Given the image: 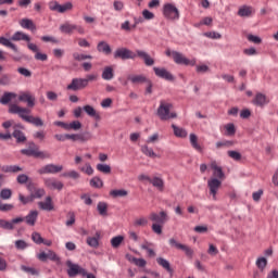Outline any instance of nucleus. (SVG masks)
<instances>
[{"label": "nucleus", "instance_id": "nucleus-60", "mask_svg": "<svg viewBox=\"0 0 278 278\" xmlns=\"http://www.w3.org/2000/svg\"><path fill=\"white\" fill-rule=\"evenodd\" d=\"M16 181L17 184H20L21 186L25 185V184H29V176H27L26 174H20L16 177Z\"/></svg>", "mask_w": 278, "mask_h": 278}, {"label": "nucleus", "instance_id": "nucleus-16", "mask_svg": "<svg viewBox=\"0 0 278 278\" xmlns=\"http://www.w3.org/2000/svg\"><path fill=\"white\" fill-rule=\"evenodd\" d=\"M153 71L156 77L165 79L166 81H175V76H173V74H170L166 68L153 67Z\"/></svg>", "mask_w": 278, "mask_h": 278}, {"label": "nucleus", "instance_id": "nucleus-52", "mask_svg": "<svg viewBox=\"0 0 278 278\" xmlns=\"http://www.w3.org/2000/svg\"><path fill=\"white\" fill-rule=\"evenodd\" d=\"M149 225V219L146 217H139L135 219L134 227H147Z\"/></svg>", "mask_w": 278, "mask_h": 278}, {"label": "nucleus", "instance_id": "nucleus-41", "mask_svg": "<svg viewBox=\"0 0 278 278\" xmlns=\"http://www.w3.org/2000/svg\"><path fill=\"white\" fill-rule=\"evenodd\" d=\"M156 263L159 264V266H162V268L167 270V273H173V268H170V263L166 261V258L157 257Z\"/></svg>", "mask_w": 278, "mask_h": 278}, {"label": "nucleus", "instance_id": "nucleus-30", "mask_svg": "<svg viewBox=\"0 0 278 278\" xmlns=\"http://www.w3.org/2000/svg\"><path fill=\"white\" fill-rule=\"evenodd\" d=\"M17 94L14 92L5 91L0 98L1 105H8L12 99H16Z\"/></svg>", "mask_w": 278, "mask_h": 278}, {"label": "nucleus", "instance_id": "nucleus-33", "mask_svg": "<svg viewBox=\"0 0 278 278\" xmlns=\"http://www.w3.org/2000/svg\"><path fill=\"white\" fill-rule=\"evenodd\" d=\"M254 105H257L258 108H264L268 103L266 100V94L264 93H256L254 100H253Z\"/></svg>", "mask_w": 278, "mask_h": 278}, {"label": "nucleus", "instance_id": "nucleus-56", "mask_svg": "<svg viewBox=\"0 0 278 278\" xmlns=\"http://www.w3.org/2000/svg\"><path fill=\"white\" fill-rule=\"evenodd\" d=\"M227 153L228 156L231 157V160H235V162H240V160H242V154L238 151L229 150Z\"/></svg>", "mask_w": 278, "mask_h": 278}, {"label": "nucleus", "instance_id": "nucleus-31", "mask_svg": "<svg viewBox=\"0 0 278 278\" xmlns=\"http://www.w3.org/2000/svg\"><path fill=\"white\" fill-rule=\"evenodd\" d=\"M40 210H45L46 212H51L53 211V200L51 197H47L45 202H39L38 203Z\"/></svg>", "mask_w": 278, "mask_h": 278}, {"label": "nucleus", "instance_id": "nucleus-37", "mask_svg": "<svg viewBox=\"0 0 278 278\" xmlns=\"http://www.w3.org/2000/svg\"><path fill=\"white\" fill-rule=\"evenodd\" d=\"M189 138L191 147L195 149V151H199V153H201L203 151V148H201V144H199V137H197V135L194 134H190Z\"/></svg>", "mask_w": 278, "mask_h": 278}, {"label": "nucleus", "instance_id": "nucleus-10", "mask_svg": "<svg viewBox=\"0 0 278 278\" xmlns=\"http://www.w3.org/2000/svg\"><path fill=\"white\" fill-rule=\"evenodd\" d=\"M150 220H152L153 225H166L168 223V213L166 211H161L160 213L152 212Z\"/></svg>", "mask_w": 278, "mask_h": 278}, {"label": "nucleus", "instance_id": "nucleus-58", "mask_svg": "<svg viewBox=\"0 0 278 278\" xmlns=\"http://www.w3.org/2000/svg\"><path fill=\"white\" fill-rule=\"evenodd\" d=\"M67 127H68V131H71V129H73L74 131H79V129H81V122L74 121L67 124Z\"/></svg>", "mask_w": 278, "mask_h": 278}, {"label": "nucleus", "instance_id": "nucleus-46", "mask_svg": "<svg viewBox=\"0 0 278 278\" xmlns=\"http://www.w3.org/2000/svg\"><path fill=\"white\" fill-rule=\"evenodd\" d=\"M124 240H125V237H123V236L113 237L111 239V247H113V249H118V247H121V244H123Z\"/></svg>", "mask_w": 278, "mask_h": 278}, {"label": "nucleus", "instance_id": "nucleus-35", "mask_svg": "<svg viewBox=\"0 0 278 278\" xmlns=\"http://www.w3.org/2000/svg\"><path fill=\"white\" fill-rule=\"evenodd\" d=\"M2 173H23V167L18 166V165H4L1 168Z\"/></svg>", "mask_w": 278, "mask_h": 278}, {"label": "nucleus", "instance_id": "nucleus-6", "mask_svg": "<svg viewBox=\"0 0 278 278\" xmlns=\"http://www.w3.org/2000/svg\"><path fill=\"white\" fill-rule=\"evenodd\" d=\"M63 170L64 166L51 163L39 168L37 173L38 175H58V173H62Z\"/></svg>", "mask_w": 278, "mask_h": 278}, {"label": "nucleus", "instance_id": "nucleus-9", "mask_svg": "<svg viewBox=\"0 0 278 278\" xmlns=\"http://www.w3.org/2000/svg\"><path fill=\"white\" fill-rule=\"evenodd\" d=\"M26 188H27L28 192H30V197H31L33 201L35 199H42L45 197V194H47V191H45V189L37 188L36 184H34L33 181H29L26 185Z\"/></svg>", "mask_w": 278, "mask_h": 278}, {"label": "nucleus", "instance_id": "nucleus-49", "mask_svg": "<svg viewBox=\"0 0 278 278\" xmlns=\"http://www.w3.org/2000/svg\"><path fill=\"white\" fill-rule=\"evenodd\" d=\"M73 59L76 62H84V60H92V55H90V54H80L78 52H74L73 53Z\"/></svg>", "mask_w": 278, "mask_h": 278}, {"label": "nucleus", "instance_id": "nucleus-44", "mask_svg": "<svg viewBox=\"0 0 278 278\" xmlns=\"http://www.w3.org/2000/svg\"><path fill=\"white\" fill-rule=\"evenodd\" d=\"M141 153H143V155H147V157H152V159L157 157V155L153 151V148H149V146H142Z\"/></svg>", "mask_w": 278, "mask_h": 278}, {"label": "nucleus", "instance_id": "nucleus-4", "mask_svg": "<svg viewBox=\"0 0 278 278\" xmlns=\"http://www.w3.org/2000/svg\"><path fill=\"white\" fill-rule=\"evenodd\" d=\"M172 58L175 62V64H179L181 66H195L197 65V60H189L181 52L173 51L172 52Z\"/></svg>", "mask_w": 278, "mask_h": 278}, {"label": "nucleus", "instance_id": "nucleus-50", "mask_svg": "<svg viewBox=\"0 0 278 278\" xmlns=\"http://www.w3.org/2000/svg\"><path fill=\"white\" fill-rule=\"evenodd\" d=\"M97 210H98L100 216H108V203L99 202L97 205Z\"/></svg>", "mask_w": 278, "mask_h": 278}, {"label": "nucleus", "instance_id": "nucleus-54", "mask_svg": "<svg viewBox=\"0 0 278 278\" xmlns=\"http://www.w3.org/2000/svg\"><path fill=\"white\" fill-rule=\"evenodd\" d=\"M1 86H10L12 84V76L10 74H3L0 77Z\"/></svg>", "mask_w": 278, "mask_h": 278}, {"label": "nucleus", "instance_id": "nucleus-47", "mask_svg": "<svg viewBox=\"0 0 278 278\" xmlns=\"http://www.w3.org/2000/svg\"><path fill=\"white\" fill-rule=\"evenodd\" d=\"M89 184L91 188L100 189L103 187V180L99 176H94L93 178H91Z\"/></svg>", "mask_w": 278, "mask_h": 278}, {"label": "nucleus", "instance_id": "nucleus-64", "mask_svg": "<svg viewBox=\"0 0 278 278\" xmlns=\"http://www.w3.org/2000/svg\"><path fill=\"white\" fill-rule=\"evenodd\" d=\"M12 210H14V204L2 203L0 201V212H12Z\"/></svg>", "mask_w": 278, "mask_h": 278}, {"label": "nucleus", "instance_id": "nucleus-25", "mask_svg": "<svg viewBox=\"0 0 278 278\" xmlns=\"http://www.w3.org/2000/svg\"><path fill=\"white\" fill-rule=\"evenodd\" d=\"M83 110L87 113V116L94 118V121H101V114H99L97 110L92 108V105L87 104L83 108Z\"/></svg>", "mask_w": 278, "mask_h": 278}, {"label": "nucleus", "instance_id": "nucleus-12", "mask_svg": "<svg viewBox=\"0 0 278 278\" xmlns=\"http://www.w3.org/2000/svg\"><path fill=\"white\" fill-rule=\"evenodd\" d=\"M207 186L210 194H212L214 201H216V194H218V190L223 186V180H219L218 178H210L207 180Z\"/></svg>", "mask_w": 278, "mask_h": 278}, {"label": "nucleus", "instance_id": "nucleus-24", "mask_svg": "<svg viewBox=\"0 0 278 278\" xmlns=\"http://www.w3.org/2000/svg\"><path fill=\"white\" fill-rule=\"evenodd\" d=\"M24 218L26 225L34 227L36 225V220H38V211H30L27 216L22 217Z\"/></svg>", "mask_w": 278, "mask_h": 278}, {"label": "nucleus", "instance_id": "nucleus-2", "mask_svg": "<svg viewBox=\"0 0 278 278\" xmlns=\"http://www.w3.org/2000/svg\"><path fill=\"white\" fill-rule=\"evenodd\" d=\"M163 15L167 21H179V9L173 3H165L163 5Z\"/></svg>", "mask_w": 278, "mask_h": 278}, {"label": "nucleus", "instance_id": "nucleus-11", "mask_svg": "<svg viewBox=\"0 0 278 278\" xmlns=\"http://www.w3.org/2000/svg\"><path fill=\"white\" fill-rule=\"evenodd\" d=\"M84 88H88V80H85V78H73L71 84L67 85L66 90L77 92V90H84Z\"/></svg>", "mask_w": 278, "mask_h": 278}, {"label": "nucleus", "instance_id": "nucleus-13", "mask_svg": "<svg viewBox=\"0 0 278 278\" xmlns=\"http://www.w3.org/2000/svg\"><path fill=\"white\" fill-rule=\"evenodd\" d=\"M49 9L52 12H59V14H64V12H68L70 10H73V3L66 2L65 4H60L58 2H50Z\"/></svg>", "mask_w": 278, "mask_h": 278}, {"label": "nucleus", "instance_id": "nucleus-22", "mask_svg": "<svg viewBox=\"0 0 278 278\" xmlns=\"http://www.w3.org/2000/svg\"><path fill=\"white\" fill-rule=\"evenodd\" d=\"M211 168L213 172V175L215 176V179H219V181H223L225 179V172H223V167L218 166L216 161H213L211 163Z\"/></svg>", "mask_w": 278, "mask_h": 278}, {"label": "nucleus", "instance_id": "nucleus-7", "mask_svg": "<svg viewBox=\"0 0 278 278\" xmlns=\"http://www.w3.org/2000/svg\"><path fill=\"white\" fill-rule=\"evenodd\" d=\"M21 223H25V218L15 217V218L11 219V222L0 218V229H4L7 231H14V226L21 225Z\"/></svg>", "mask_w": 278, "mask_h": 278}, {"label": "nucleus", "instance_id": "nucleus-18", "mask_svg": "<svg viewBox=\"0 0 278 278\" xmlns=\"http://www.w3.org/2000/svg\"><path fill=\"white\" fill-rule=\"evenodd\" d=\"M237 14L241 18H251V16L255 14V9L251 5L244 4L239 8Z\"/></svg>", "mask_w": 278, "mask_h": 278}, {"label": "nucleus", "instance_id": "nucleus-51", "mask_svg": "<svg viewBox=\"0 0 278 278\" xmlns=\"http://www.w3.org/2000/svg\"><path fill=\"white\" fill-rule=\"evenodd\" d=\"M233 144H236V142L229 141V140L217 141L216 149H223V148L229 149V147H233Z\"/></svg>", "mask_w": 278, "mask_h": 278}, {"label": "nucleus", "instance_id": "nucleus-23", "mask_svg": "<svg viewBox=\"0 0 278 278\" xmlns=\"http://www.w3.org/2000/svg\"><path fill=\"white\" fill-rule=\"evenodd\" d=\"M11 138H15L17 144H25L27 142V137L25 136V132L18 129H14L11 134Z\"/></svg>", "mask_w": 278, "mask_h": 278}, {"label": "nucleus", "instance_id": "nucleus-28", "mask_svg": "<svg viewBox=\"0 0 278 278\" xmlns=\"http://www.w3.org/2000/svg\"><path fill=\"white\" fill-rule=\"evenodd\" d=\"M20 25L21 27H23V29H29L30 31H36V24L34 23V21L29 18H22L20 21Z\"/></svg>", "mask_w": 278, "mask_h": 278}, {"label": "nucleus", "instance_id": "nucleus-55", "mask_svg": "<svg viewBox=\"0 0 278 278\" xmlns=\"http://www.w3.org/2000/svg\"><path fill=\"white\" fill-rule=\"evenodd\" d=\"M48 260H50L51 262H55L59 265L62 264L60 256H58V254L51 250L48 251Z\"/></svg>", "mask_w": 278, "mask_h": 278}, {"label": "nucleus", "instance_id": "nucleus-15", "mask_svg": "<svg viewBox=\"0 0 278 278\" xmlns=\"http://www.w3.org/2000/svg\"><path fill=\"white\" fill-rule=\"evenodd\" d=\"M43 185L49 190H62L64 188V184L55 178H45Z\"/></svg>", "mask_w": 278, "mask_h": 278}, {"label": "nucleus", "instance_id": "nucleus-32", "mask_svg": "<svg viewBox=\"0 0 278 278\" xmlns=\"http://www.w3.org/2000/svg\"><path fill=\"white\" fill-rule=\"evenodd\" d=\"M11 40H13L14 42H18L21 40H25V42H29L31 40V38L29 37V35L23 33V31H16L12 37Z\"/></svg>", "mask_w": 278, "mask_h": 278}, {"label": "nucleus", "instance_id": "nucleus-36", "mask_svg": "<svg viewBox=\"0 0 278 278\" xmlns=\"http://www.w3.org/2000/svg\"><path fill=\"white\" fill-rule=\"evenodd\" d=\"M30 147H33V149L31 148L22 149L21 150L22 155H27V157H36V152H37L38 147H36V143H34V142L30 143Z\"/></svg>", "mask_w": 278, "mask_h": 278}, {"label": "nucleus", "instance_id": "nucleus-45", "mask_svg": "<svg viewBox=\"0 0 278 278\" xmlns=\"http://www.w3.org/2000/svg\"><path fill=\"white\" fill-rule=\"evenodd\" d=\"M128 260L135 264V266H138V268H144L147 266V261L144 258H136L134 256L128 257Z\"/></svg>", "mask_w": 278, "mask_h": 278}, {"label": "nucleus", "instance_id": "nucleus-8", "mask_svg": "<svg viewBox=\"0 0 278 278\" xmlns=\"http://www.w3.org/2000/svg\"><path fill=\"white\" fill-rule=\"evenodd\" d=\"M115 60H136V53L127 48H119L114 52Z\"/></svg>", "mask_w": 278, "mask_h": 278}, {"label": "nucleus", "instance_id": "nucleus-40", "mask_svg": "<svg viewBox=\"0 0 278 278\" xmlns=\"http://www.w3.org/2000/svg\"><path fill=\"white\" fill-rule=\"evenodd\" d=\"M99 238H101V235H99V232L96 233V237H88L87 244L92 249H97L99 247Z\"/></svg>", "mask_w": 278, "mask_h": 278}, {"label": "nucleus", "instance_id": "nucleus-19", "mask_svg": "<svg viewBox=\"0 0 278 278\" xmlns=\"http://www.w3.org/2000/svg\"><path fill=\"white\" fill-rule=\"evenodd\" d=\"M135 54L136 58H140V60H143V64H146V66H153V64H155V60L151 58V55L147 53V51L136 50Z\"/></svg>", "mask_w": 278, "mask_h": 278}, {"label": "nucleus", "instance_id": "nucleus-48", "mask_svg": "<svg viewBox=\"0 0 278 278\" xmlns=\"http://www.w3.org/2000/svg\"><path fill=\"white\" fill-rule=\"evenodd\" d=\"M97 170H99V173H103L104 175H110V173H112V167L108 164L99 163L97 165Z\"/></svg>", "mask_w": 278, "mask_h": 278}, {"label": "nucleus", "instance_id": "nucleus-34", "mask_svg": "<svg viewBox=\"0 0 278 278\" xmlns=\"http://www.w3.org/2000/svg\"><path fill=\"white\" fill-rule=\"evenodd\" d=\"M0 45H2V47H8L9 49H12L14 53H18V47H16V45H14L12 41H10V39L5 37H0Z\"/></svg>", "mask_w": 278, "mask_h": 278}, {"label": "nucleus", "instance_id": "nucleus-1", "mask_svg": "<svg viewBox=\"0 0 278 278\" xmlns=\"http://www.w3.org/2000/svg\"><path fill=\"white\" fill-rule=\"evenodd\" d=\"M173 103H168L164 100L160 101V106L157 109V116L161 121H169V118H177V113H170Z\"/></svg>", "mask_w": 278, "mask_h": 278}, {"label": "nucleus", "instance_id": "nucleus-59", "mask_svg": "<svg viewBox=\"0 0 278 278\" xmlns=\"http://www.w3.org/2000/svg\"><path fill=\"white\" fill-rule=\"evenodd\" d=\"M21 270H23L24 273H27L28 275H33V276H38L39 275V273L36 268L27 267L25 265L21 266Z\"/></svg>", "mask_w": 278, "mask_h": 278}, {"label": "nucleus", "instance_id": "nucleus-57", "mask_svg": "<svg viewBox=\"0 0 278 278\" xmlns=\"http://www.w3.org/2000/svg\"><path fill=\"white\" fill-rule=\"evenodd\" d=\"M0 198L3 201H8V199H12V190L11 189H2L0 191Z\"/></svg>", "mask_w": 278, "mask_h": 278}, {"label": "nucleus", "instance_id": "nucleus-42", "mask_svg": "<svg viewBox=\"0 0 278 278\" xmlns=\"http://www.w3.org/2000/svg\"><path fill=\"white\" fill-rule=\"evenodd\" d=\"M129 192L125 189H114L110 191V195L113 197V199H118V197H127Z\"/></svg>", "mask_w": 278, "mask_h": 278}, {"label": "nucleus", "instance_id": "nucleus-63", "mask_svg": "<svg viewBox=\"0 0 278 278\" xmlns=\"http://www.w3.org/2000/svg\"><path fill=\"white\" fill-rule=\"evenodd\" d=\"M35 157H40V160H49V159H51V153L45 152V151H39L37 148Z\"/></svg>", "mask_w": 278, "mask_h": 278}, {"label": "nucleus", "instance_id": "nucleus-17", "mask_svg": "<svg viewBox=\"0 0 278 278\" xmlns=\"http://www.w3.org/2000/svg\"><path fill=\"white\" fill-rule=\"evenodd\" d=\"M67 138L68 140H72V142H88V140H92V134L88 131L83 134H72Z\"/></svg>", "mask_w": 278, "mask_h": 278}, {"label": "nucleus", "instance_id": "nucleus-61", "mask_svg": "<svg viewBox=\"0 0 278 278\" xmlns=\"http://www.w3.org/2000/svg\"><path fill=\"white\" fill-rule=\"evenodd\" d=\"M31 240L35 242V244H42V242H45V239L42 236H40V232H33Z\"/></svg>", "mask_w": 278, "mask_h": 278}, {"label": "nucleus", "instance_id": "nucleus-21", "mask_svg": "<svg viewBox=\"0 0 278 278\" xmlns=\"http://www.w3.org/2000/svg\"><path fill=\"white\" fill-rule=\"evenodd\" d=\"M18 101L27 103L28 108H34V105H36V98L29 92H22L18 96Z\"/></svg>", "mask_w": 278, "mask_h": 278}, {"label": "nucleus", "instance_id": "nucleus-29", "mask_svg": "<svg viewBox=\"0 0 278 278\" xmlns=\"http://www.w3.org/2000/svg\"><path fill=\"white\" fill-rule=\"evenodd\" d=\"M102 79L110 81L114 79V68L112 66H105L101 75Z\"/></svg>", "mask_w": 278, "mask_h": 278}, {"label": "nucleus", "instance_id": "nucleus-26", "mask_svg": "<svg viewBox=\"0 0 278 278\" xmlns=\"http://www.w3.org/2000/svg\"><path fill=\"white\" fill-rule=\"evenodd\" d=\"M97 51L104 53V55H110L112 53V47L106 41H100L97 46Z\"/></svg>", "mask_w": 278, "mask_h": 278}, {"label": "nucleus", "instance_id": "nucleus-43", "mask_svg": "<svg viewBox=\"0 0 278 278\" xmlns=\"http://www.w3.org/2000/svg\"><path fill=\"white\" fill-rule=\"evenodd\" d=\"M256 266L261 273H264L266 269V266H268V260L266 257L262 256L256 260Z\"/></svg>", "mask_w": 278, "mask_h": 278}, {"label": "nucleus", "instance_id": "nucleus-62", "mask_svg": "<svg viewBox=\"0 0 278 278\" xmlns=\"http://www.w3.org/2000/svg\"><path fill=\"white\" fill-rule=\"evenodd\" d=\"M29 245L27 244V242H25V240H17L15 241V249H17L18 251H25V249H27Z\"/></svg>", "mask_w": 278, "mask_h": 278}, {"label": "nucleus", "instance_id": "nucleus-5", "mask_svg": "<svg viewBox=\"0 0 278 278\" xmlns=\"http://www.w3.org/2000/svg\"><path fill=\"white\" fill-rule=\"evenodd\" d=\"M67 266V275L68 277H77V275H81L83 277H86L87 271L84 267L79 266L78 264H74L73 261L68 260L66 261Z\"/></svg>", "mask_w": 278, "mask_h": 278}, {"label": "nucleus", "instance_id": "nucleus-39", "mask_svg": "<svg viewBox=\"0 0 278 278\" xmlns=\"http://www.w3.org/2000/svg\"><path fill=\"white\" fill-rule=\"evenodd\" d=\"M150 184L154 186V188H157L161 192L164 191V180L160 177L150 178Z\"/></svg>", "mask_w": 278, "mask_h": 278}, {"label": "nucleus", "instance_id": "nucleus-38", "mask_svg": "<svg viewBox=\"0 0 278 278\" xmlns=\"http://www.w3.org/2000/svg\"><path fill=\"white\" fill-rule=\"evenodd\" d=\"M172 128L174 130V135L176 138H187L188 137V131L186 129L178 127L177 125L173 124Z\"/></svg>", "mask_w": 278, "mask_h": 278}, {"label": "nucleus", "instance_id": "nucleus-14", "mask_svg": "<svg viewBox=\"0 0 278 278\" xmlns=\"http://www.w3.org/2000/svg\"><path fill=\"white\" fill-rule=\"evenodd\" d=\"M30 110L27 108H21L17 104H11L9 106V114H18L20 118H22L23 121H25L26 118V114H30Z\"/></svg>", "mask_w": 278, "mask_h": 278}, {"label": "nucleus", "instance_id": "nucleus-20", "mask_svg": "<svg viewBox=\"0 0 278 278\" xmlns=\"http://www.w3.org/2000/svg\"><path fill=\"white\" fill-rule=\"evenodd\" d=\"M127 79L130 81V84H132V86H140V84H147V81H149V78H147V76L143 74H129Z\"/></svg>", "mask_w": 278, "mask_h": 278}, {"label": "nucleus", "instance_id": "nucleus-53", "mask_svg": "<svg viewBox=\"0 0 278 278\" xmlns=\"http://www.w3.org/2000/svg\"><path fill=\"white\" fill-rule=\"evenodd\" d=\"M151 244L152 243H150V242H146V243L141 244V249L143 251L148 252L149 257H155V251L153 249L149 248V247H151Z\"/></svg>", "mask_w": 278, "mask_h": 278}, {"label": "nucleus", "instance_id": "nucleus-27", "mask_svg": "<svg viewBox=\"0 0 278 278\" xmlns=\"http://www.w3.org/2000/svg\"><path fill=\"white\" fill-rule=\"evenodd\" d=\"M24 121L26 123H30V125H35V127H43L45 126V122L40 117L26 115V117H24Z\"/></svg>", "mask_w": 278, "mask_h": 278}, {"label": "nucleus", "instance_id": "nucleus-3", "mask_svg": "<svg viewBox=\"0 0 278 278\" xmlns=\"http://www.w3.org/2000/svg\"><path fill=\"white\" fill-rule=\"evenodd\" d=\"M59 29L61 34H67L68 36H72L74 31H78L80 36H84V34H86V29L83 28L81 25L71 24L70 22H65L64 24H62Z\"/></svg>", "mask_w": 278, "mask_h": 278}]
</instances>
